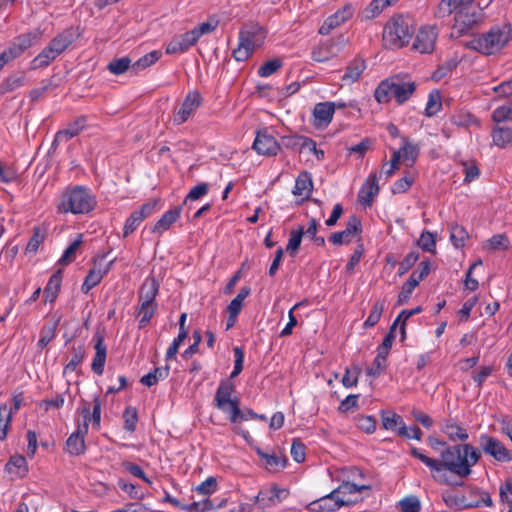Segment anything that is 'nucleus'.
<instances>
[{
  "label": "nucleus",
  "mask_w": 512,
  "mask_h": 512,
  "mask_svg": "<svg viewBox=\"0 0 512 512\" xmlns=\"http://www.w3.org/2000/svg\"><path fill=\"white\" fill-rule=\"evenodd\" d=\"M410 454L424 463L432 472L447 470L461 478L468 477L471 468L481 458L480 451L471 444L448 445L441 451V460L423 454L418 448L412 447Z\"/></svg>",
  "instance_id": "nucleus-1"
},
{
  "label": "nucleus",
  "mask_w": 512,
  "mask_h": 512,
  "mask_svg": "<svg viewBox=\"0 0 512 512\" xmlns=\"http://www.w3.org/2000/svg\"><path fill=\"white\" fill-rule=\"evenodd\" d=\"M96 203L88 188L75 185L61 193L56 207L58 213L87 214L95 208Z\"/></svg>",
  "instance_id": "nucleus-2"
},
{
  "label": "nucleus",
  "mask_w": 512,
  "mask_h": 512,
  "mask_svg": "<svg viewBox=\"0 0 512 512\" xmlns=\"http://www.w3.org/2000/svg\"><path fill=\"white\" fill-rule=\"evenodd\" d=\"M416 90V83L407 75H394L379 83L374 92V97L379 103H388L395 98L398 104H403Z\"/></svg>",
  "instance_id": "nucleus-3"
},
{
  "label": "nucleus",
  "mask_w": 512,
  "mask_h": 512,
  "mask_svg": "<svg viewBox=\"0 0 512 512\" xmlns=\"http://www.w3.org/2000/svg\"><path fill=\"white\" fill-rule=\"evenodd\" d=\"M512 38V26L503 23L470 41V47L483 55H493L505 47Z\"/></svg>",
  "instance_id": "nucleus-4"
},
{
  "label": "nucleus",
  "mask_w": 512,
  "mask_h": 512,
  "mask_svg": "<svg viewBox=\"0 0 512 512\" xmlns=\"http://www.w3.org/2000/svg\"><path fill=\"white\" fill-rule=\"evenodd\" d=\"M266 37L264 28L257 23L245 24L239 32L237 48L233 50V57L238 62L246 61L260 47Z\"/></svg>",
  "instance_id": "nucleus-5"
},
{
  "label": "nucleus",
  "mask_w": 512,
  "mask_h": 512,
  "mask_svg": "<svg viewBox=\"0 0 512 512\" xmlns=\"http://www.w3.org/2000/svg\"><path fill=\"white\" fill-rule=\"evenodd\" d=\"M414 34L411 19L402 15L391 18L383 29V41L389 48H401L409 44Z\"/></svg>",
  "instance_id": "nucleus-6"
},
{
  "label": "nucleus",
  "mask_w": 512,
  "mask_h": 512,
  "mask_svg": "<svg viewBox=\"0 0 512 512\" xmlns=\"http://www.w3.org/2000/svg\"><path fill=\"white\" fill-rule=\"evenodd\" d=\"M234 391L235 385L231 379L220 381L215 393L213 405L215 408L227 414L228 419L232 423H237L238 420L243 419L244 416L241 413L239 399L237 397H232Z\"/></svg>",
  "instance_id": "nucleus-7"
},
{
  "label": "nucleus",
  "mask_w": 512,
  "mask_h": 512,
  "mask_svg": "<svg viewBox=\"0 0 512 512\" xmlns=\"http://www.w3.org/2000/svg\"><path fill=\"white\" fill-rule=\"evenodd\" d=\"M478 443L480 453L483 452L498 462H509L512 460L511 452L496 437L481 434Z\"/></svg>",
  "instance_id": "nucleus-8"
},
{
  "label": "nucleus",
  "mask_w": 512,
  "mask_h": 512,
  "mask_svg": "<svg viewBox=\"0 0 512 512\" xmlns=\"http://www.w3.org/2000/svg\"><path fill=\"white\" fill-rule=\"evenodd\" d=\"M106 256V254H103L101 256L95 257L94 267L89 270L81 286V291L83 293L87 294L92 288L98 285L103 279V277L111 269L115 259H112L109 262L104 263Z\"/></svg>",
  "instance_id": "nucleus-9"
},
{
  "label": "nucleus",
  "mask_w": 512,
  "mask_h": 512,
  "mask_svg": "<svg viewBox=\"0 0 512 512\" xmlns=\"http://www.w3.org/2000/svg\"><path fill=\"white\" fill-rule=\"evenodd\" d=\"M41 37L39 31H30L14 38L11 44L5 49L7 55L13 61L20 57L26 50L36 44Z\"/></svg>",
  "instance_id": "nucleus-10"
},
{
  "label": "nucleus",
  "mask_w": 512,
  "mask_h": 512,
  "mask_svg": "<svg viewBox=\"0 0 512 512\" xmlns=\"http://www.w3.org/2000/svg\"><path fill=\"white\" fill-rule=\"evenodd\" d=\"M356 502H357V499L340 498V496L336 494L335 490H333L329 494L310 503L309 509L313 512L335 511V510H338L342 506H351L352 504H354Z\"/></svg>",
  "instance_id": "nucleus-11"
},
{
  "label": "nucleus",
  "mask_w": 512,
  "mask_h": 512,
  "mask_svg": "<svg viewBox=\"0 0 512 512\" xmlns=\"http://www.w3.org/2000/svg\"><path fill=\"white\" fill-rule=\"evenodd\" d=\"M81 414L84 418L83 427H78L66 441L67 451L74 456L83 454L86 449L84 435L88 432L87 415L89 414V408H82Z\"/></svg>",
  "instance_id": "nucleus-12"
},
{
  "label": "nucleus",
  "mask_w": 512,
  "mask_h": 512,
  "mask_svg": "<svg viewBox=\"0 0 512 512\" xmlns=\"http://www.w3.org/2000/svg\"><path fill=\"white\" fill-rule=\"evenodd\" d=\"M362 233V223L358 216L351 215L347 221L346 228L330 235L329 241L333 245L349 244L355 235Z\"/></svg>",
  "instance_id": "nucleus-13"
},
{
  "label": "nucleus",
  "mask_w": 512,
  "mask_h": 512,
  "mask_svg": "<svg viewBox=\"0 0 512 512\" xmlns=\"http://www.w3.org/2000/svg\"><path fill=\"white\" fill-rule=\"evenodd\" d=\"M454 19L453 33L460 36L468 32L478 22L479 13L476 10L471 11L468 7H462L456 11Z\"/></svg>",
  "instance_id": "nucleus-14"
},
{
  "label": "nucleus",
  "mask_w": 512,
  "mask_h": 512,
  "mask_svg": "<svg viewBox=\"0 0 512 512\" xmlns=\"http://www.w3.org/2000/svg\"><path fill=\"white\" fill-rule=\"evenodd\" d=\"M253 149L260 155L275 156L280 150V145L267 129H264L257 132Z\"/></svg>",
  "instance_id": "nucleus-15"
},
{
  "label": "nucleus",
  "mask_w": 512,
  "mask_h": 512,
  "mask_svg": "<svg viewBox=\"0 0 512 512\" xmlns=\"http://www.w3.org/2000/svg\"><path fill=\"white\" fill-rule=\"evenodd\" d=\"M201 104V96L197 92L189 93L181 106L175 110L173 122L175 125H181L196 111Z\"/></svg>",
  "instance_id": "nucleus-16"
},
{
  "label": "nucleus",
  "mask_w": 512,
  "mask_h": 512,
  "mask_svg": "<svg viewBox=\"0 0 512 512\" xmlns=\"http://www.w3.org/2000/svg\"><path fill=\"white\" fill-rule=\"evenodd\" d=\"M437 35L438 33L436 27H423L416 35L413 48L421 53L433 52Z\"/></svg>",
  "instance_id": "nucleus-17"
},
{
  "label": "nucleus",
  "mask_w": 512,
  "mask_h": 512,
  "mask_svg": "<svg viewBox=\"0 0 512 512\" xmlns=\"http://www.w3.org/2000/svg\"><path fill=\"white\" fill-rule=\"evenodd\" d=\"M382 427L386 430L397 431L399 436L410 438V433L403 418L392 411H381Z\"/></svg>",
  "instance_id": "nucleus-18"
},
{
  "label": "nucleus",
  "mask_w": 512,
  "mask_h": 512,
  "mask_svg": "<svg viewBox=\"0 0 512 512\" xmlns=\"http://www.w3.org/2000/svg\"><path fill=\"white\" fill-rule=\"evenodd\" d=\"M198 39L193 30L174 37L166 47L167 54H178L188 51Z\"/></svg>",
  "instance_id": "nucleus-19"
},
{
  "label": "nucleus",
  "mask_w": 512,
  "mask_h": 512,
  "mask_svg": "<svg viewBox=\"0 0 512 512\" xmlns=\"http://www.w3.org/2000/svg\"><path fill=\"white\" fill-rule=\"evenodd\" d=\"M287 494L288 493L285 489H281L277 485H273L269 489H261L254 497V500L255 502L260 503L263 507H270L276 502L282 501Z\"/></svg>",
  "instance_id": "nucleus-20"
},
{
  "label": "nucleus",
  "mask_w": 512,
  "mask_h": 512,
  "mask_svg": "<svg viewBox=\"0 0 512 512\" xmlns=\"http://www.w3.org/2000/svg\"><path fill=\"white\" fill-rule=\"evenodd\" d=\"M379 193L378 176L376 173L369 175L365 183L360 188L358 193L359 201L370 206L374 200V197Z\"/></svg>",
  "instance_id": "nucleus-21"
},
{
  "label": "nucleus",
  "mask_w": 512,
  "mask_h": 512,
  "mask_svg": "<svg viewBox=\"0 0 512 512\" xmlns=\"http://www.w3.org/2000/svg\"><path fill=\"white\" fill-rule=\"evenodd\" d=\"M77 38V35L73 28L63 30L57 34L50 42V50L57 53L59 56L62 54Z\"/></svg>",
  "instance_id": "nucleus-22"
},
{
  "label": "nucleus",
  "mask_w": 512,
  "mask_h": 512,
  "mask_svg": "<svg viewBox=\"0 0 512 512\" xmlns=\"http://www.w3.org/2000/svg\"><path fill=\"white\" fill-rule=\"evenodd\" d=\"M182 212V205L175 206L166 211L151 228V233L162 234L167 231L179 218Z\"/></svg>",
  "instance_id": "nucleus-23"
},
{
  "label": "nucleus",
  "mask_w": 512,
  "mask_h": 512,
  "mask_svg": "<svg viewBox=\"0 0 512 512\" xmlns=\"http://www.w3.org/2000/svg\"><path fill=\"white\" fill-rule=\"evenodd\" d=\"M87 124L86 116H79L69 122L67 128L59 130L56 133V141L68 142L70 139L78 136L84 130Z\"/></svg>",
  "instance_id": "nucleus-24"
},
{
  "label": "nucleus",
  "mask_w": 512,
  "mask_h": 512,
  "mask_svg": "<svg viewBox=\"0 0 512 512\" xmlns=\"http://www.w3.org/2000/svg\"><path fill=\"white\" fill-rule=\"evenodd\" d=\"M95 343V356L92 361L91 369L97 375H102L106 363L107 348L104 344L103 337L99 334L94 336Z\"/></svg>",
  "instance_id": "nucleus-25"
},
{
  "label": "nucleus",
  "mask_w": 512,
  "mask_h": 512,
  "mask_svg": "<svg viewBox=\"0 0 512 512\" xmlns=\"http://www.w3.org/2000/svg\"><path fill=\"white\" fill-rule=\"evenodd\" d=\"M159 291V283L154 277H148L142 283L138 298L140 303L153 304Z\"/></svg>",
  "instance_id": "nucleus-26"
},
{
  "label": "nucleus",
  "mask_w": 512,
  "mask_h": 512,
  "mask_svg": "<svg viewBox=\"0 0 512 512\" xmlns=\"http://www.w3.org/2000/svg\"><path fill=\"white\" fill-rule=\"evenodd\" d=\"M336 104L334 102H321L315 105L313 116L316 125L329 124L332 121Z\"/></svg>",
  "instance_id": "nucleus-27"
},
{
  "label": "nucleus",
  "mask_w": 512,
  "mask_h": 512,
  "mask_svg": "<svg viewBox=\"0 0 512 512\" xmlns=\"http://www.w3.org/2000/svg\"><path fill=\"white\" fill-rule=\"evenodd\" d=\"M62 278L63 272L60 269L51 275L46 287L44 288L45 302L52 303L56 300L61 289Z\"/></svg>",
  "instance_id": "nucleus-28"
},
{
  "label": "nucleus",
  "mask_w": 512,
  "mask_h": 512,
  "mask_svg": "<svg viewBox=\"0 0 512 512\" xmlns=\"http://www.w3.org/2000/svg\"><path fill=\"white\" fill-rule=\"evenodd\" d=\"M398 151H401V159H403L406 166L412 167L420 154V146L402 137V146Z\"/></svg>",
  "instance_id": "nucleus-29"
},
{
  "label": "nucleus",
  "mask_w": 512,
  "mask_h": 512,
  "mask_svg": "<svg viewBox=\"0 0 512 512\" xmlns=\"http://www.w3.org/2000/svg\"><path fill=\"white\" fill-rule=\"evenodd\" d=\"M312 189H313V181H312L311 173H309L308 171H305V170L300 172V174L296 178L295 186H294L292 193L295 196H301V195H303L304 192H306L307 193L306 198H308L312 192Z\"/></svg>",
  "instance_id": "nucleus-30"
},
{
  "label": "nucleus",
  "mask_w": 512,
  "mask_h": 512,
  "mask_svg": "<svg viewBox=\"0 0 512 512\" xmlns=\"http://www.w3.org/2000/svg\"><path fill=\"white\" fill-rule=\"evenodd\" d=\"M170 373V366L165 365L162 367H156L152 371H150L148 374L144 375L140 379V383L151 387L155 384H157L159 381L165 380Z\"/></svg>",
  "instance_id": "nucleus-31"
},
{
  "label": "nucleus",
  "mask_w": 512,
  "mask_h": 512,
  "mask_svg": "<svg viewBox=\"0 0 512 512\" xmlns=\"http://www.w3.org/2000/svg\"><path fill=\"white\" fill-rule=\"evenodd\" d=\"M365 68L366 64L363 59H354L348 64L346 72L342 76V80L346 83L356 82L360 78Z\"/></svg>",
  "instance_id": "nucleus-32"
},
{
  "label": "nucleus",
  "mask_w": 512,
  "mask_h": 512,
  "mask_svg": "<svg viewBox=\"0 0 512 512\" xmlns=\"http://www.w3.org/2000/svg\"><path fill=\"white\" fill-rule=\"evenodd\" d=\"M26 83V76L23 72L8 76L0 84V94H6L15 91L16 89L24 86Z\"/></svg>",
  "instance_id": "nucleus-33"
},
{
  "label": "nucleus",
  "mask_w": 512,
  "mask_h": 512,
  "mask_svg": "<svg viewBox=\"0 0 512 512\" xmlns=\"http://www.w3.org/2000/svg\"><path fill=\"white\" fill-rule=\"evenodd\" d=\"M58 57L57 53L50 50L47 45L31 62L30 69L37 70L39 68L47 67L52 61Z\"/></svg>",
  "instance_id": "nucleus-34"
},
{
  "label": "nucleus",
  "mask_w": 512,
  "mask_h": 512,
  "mask_svg": "<svg viewBox=\"0 0 512 512\" xmlns=\"http://www.w3.org/2000/svg\"><path fill=\"white\" fill-rule=\"evenodd\" d=\"M162 56V52L160 50H153L150 53L139 58L134 64L131 66V70L134 73H138L146 68L152 66L156 63Z\"/></svg>",
  "instance_id": "nucleus-35"
},
{
  "label": "nucleus",
  "mask_w": 512,
  "mask_h": 512,
  "mask_svg": "<svg viewBox=\"0 0 512 512\" xmlns=\"http://www.w3.org/2000/svg\"><path fill=\"white\" fill-rule=\"evenodd\" d=\"M442 431L448 436L451 441H466L469 438V435L466 429L460 427L455 422H447L443 425Z\"/></svg>",
  "instance_id": "nucleus-36"
},
{
  "label": "nucleus",
  "mask_w": 512,
  "mask_h": 512,
  "mask_svg": "<svg viewBox=\"0 0 512 512\" xmlns=\"http://www.w3.org/2000/svg\"><path fill=\"white\" fill-rule=\"evenodd\" d=\"M304 234L305 229L303 226H300L298 229H294L290 232V237L288 240L286 251L291 257H294L298 249L300 248Z\"/></svg>",
  "instance_id": "nucleus-37"
},
{
  "label": "nucleus",
  "mask_w": 512,
  "mask_h": 512,
  "mask_svg": "<svg viewBox=\"0 0 512 512\" xmlns=\"http://www.w3.org/2000/svg\"><path fill=\"white\" fill-rule=\"evenodd\" d=\"M416 274H411L408 280L403 284L402 290L398 295L397 305H403L408 302L413 290L419 285Z\"/></svg>",
  "instance_id": "nucleus-38"
},
{
  "label": "nucleus",
  "mask_w": 512,
  "mask_h": 512,
  "mask_svg": "<svg viewBox=\"0 0 512 512\" xmlns=\"http://www.w3.org/2000/svg\"><path fill=\"white\" fill-rule=\"evenodd\" d=\"M295 145L300 146L301 151H309L313 153L318 160L324 158V151L317 148L316 142L308 137H297L294 140Z\"/></svg>",
  "instance_id": "nucleus-39"
},
{
  "label": "nucleus",
  "mask_w": 512,
  "mask_h": 512,
  "mask_svg": "<svg viewBox=\"0 0 512 512\" xmlns=\"http://www.w3.org/2000/svg\"><path fill=\"white\" fill-rule=\"evenodd\" d=\"M441 95L438 90H433L429 93L428 101L425 108V115L427 117L435 116L441 109Z\"/></svg>",
  "instance_id": "nucleus-40"
},
{
  "label": "nucleus",
  "mask_w": 512,
  "mask_h": 512,
  "mask_svg": "<svg viewBox=\"0 0 512 512\" xmlns=\"http://www.w3.org/2000/svg\"><path fill=\"white\" fill-rule=\"evenodd\" d=\"M85 357V349L83 346L72 347V357L64 367V374L74 372L79 364L82 363Z\"/></svg>",
  "instance_id": "nucleus-41"
},
{
  "label": "nucleus",
  "mask_w": 512,
  "mask_h": 512,
  "mask_svg": "<svg viewBox=\"0 0 512 512\" xmlns=\"http://www.w3.org/2000/svg\"><path fill=\"white\" fill-rule=\"evenodd\" d=\"M384 308H385L384 301H380V300L376 301L372 306V309L370 311L368 318L364 322V328L374 327L379 322V320L382 316V313L384 311Z\"/></svg>",
  "instance_id": "nucleus-42"
},
{
  "label": "nucleus",
  "mask_w": 512,
  "mask_h": 512,
  "mask_svg": "<svg viewBox=\"0 0 512 512\" xmlns=\"http://www.w3.org/2000/svg\"><path fill=\"white\" fill-rule=\"evenodd\" d=\"M370 486L368 485H357L351 482H343L338 488L334 489L336 494L340 496V498H346L347 495L360 493L364 490H369Z\"/></svg>",
  "instance_id": "nucleus-43"
},
{
  "label": "nucleus",
  "mask_w": 512,
  "mask_h": 512,
  "mask_svg": "<svg viewBox=\"0 0 512 512\" xmlns=\"http://www.w3.org/2000/svg\"><path fill=\"white\" fill-rule=\"evenodd\" d=\"M468 238L467 231L458 224H452L450 227V240L456 248H461L465 245V240Z\"/></svg>",
  "instance_id": "nucleus-44"
},
{
  "label": "nucleus",
  "mask_w": 512,
  "mask_h": 512,
  "mask_svg": "<svg viewBox=\"0 0 512 512\" xmlns=\"http://www.w3.org/2000/svg\"><path fill=\"white\" fill-rule=\"evenodd\" d=\"M131 60L129 57L116 58L109 62L107 69L114 75H121L131 68Z\"/></svg>",
  "instance_id": "nucleus-45"
},
{
  "label": "nucleus",
  "mask_w": 512,
  "mask_h": 512,
  "mask_svg": "<svg viewBox=\"0 0 512 512\" xmlns=\"http://www.w3.org/2000/svg\"><path fill=\"white\" fill-rule=\"evenodd\" d=\"M46 236V229L41 227H34L33 228V235L30 238L26 251L30 253H36L40 244L44 241Z\"/></svg>",
  "instance_id": "nucleus-46"
},
{
  "label": "nucleus",
  "mask_w": 512,
  "mask_h": 512,
  "mask_svg": "<svg viewBox=\"0 0 512 512\" xmlns=\"http://www.w3.org/2000/svg\"><path fill=\"white\" fill-rule=\"evenodd\" d=\"M257 455L265 461L267 467H281L284 468L287 463L286 457H279L276 454L265 453L260 448H256Z\"/></svg>",
  "instance_id": "nucleus-47"
},
{
  "label": "nucleus",
  "mask_w": 512,
  "mask_h": 512,
  "mask_svg": "<svg viewBox=\"0 0 512 512\" xmlns=\"http://www.w3.org/2000/svg\"><path fill=\"white\" fill-rule=\"evenodd\" d=\"M5 467L9 473H12L13 469L17 468L18 471L16 473L19 476H24L27 472L26 458L22 455H14L10 458Z\"/></svg>",
  "instance_id": "nucleus-48"
},
{
  "label": "nucleus",
  "mask_w": 512,
  "mask_h": 512,
  "mask_svg": "<svg viewBox=\"0 0 512 512\" xmlns=\"http://www.w3.org/2000/svg\"><path fill=\"white\" fill-rule=\"evenodd\" d=\"M157 308V304H145L140 303V306L138 308V315H141V319L139 320V328H144L148 325V323L151 321L155 310Z\"/></svg>",
  "instance_id": "nucleus-49"
},
{
  "label": "nucleus",
  "mask_w": 512,
  "mask_h": 512,
  "mask_svg": "<svg viewBox=\"0 0 512 512\" xmlns=\"http://www.w3.org/2000/svg\"><path fill=\"white\" fill-rule=\"evenodd\" d=\"M460 5L456 0H442L437 6L434 16L436 18H445L450 16Z\"/></svg>",
  "instance_id": "nucleus-50"
},
{
  "label": "nucleus",
  "mask_w": 512,
  "mask_h": 512,
  "mask_svg": "<svg viewBox=\"0 0 512 512\" xmlns=\"http://www.w3.org/2000/svg\"><path fill=\"white\" fill-rule=\"evenodd\" d=\"M215 508L213 502L206 498L202 501H194L190 504H182L181 509L187 512H207Z\"/></svg>",
  "instance_id": "nucleus-51"
},
{
  "label": "nucleus",
  "mask_w": 512,
  "mask_h": 512,
  "mask_svg": "<svg viewBox=\"0 0 512 512\" xmlns=\"http://www.w3.org/2000/svg\"><path fill=\"white\" fill-rule=\"evenodd\" d=\"M418 246L425 252L435 253L436 250V234L427 230L423 231L417 242Z\"/></svg>",
  "instance_id": "nucleus-52"
},
{
  "label": "nucleus",
  "mask_w": 512,
  "mask_h": 512,
  "mask_svg": "<svg viewBox=\"0 0 512 512\" xmlns=\"http://www.w3.org/2000/svg\"><path fill=\"white\" fill-rule=\"evenodd\" d=\"M124 418V429L128 432H134L136 430V424L138 422V412L135 407L128 406L123 412Z\"/></svg>",
  "instance_id": "nucleus-53"
},
{
  "label": "nucleus",
  "mask_w": 512,
  "mask_h": 512,
  "mask_svg": "<svg viewBox=\"0 0 512 512\" xmlns=\"http://www.w3.org/2000/svg\"><path fill=\"white\" fill-rule=\"evenodd\" d=\"M492 119L496 123L512 121V100L507 104L497 107L492 113Z\"/></svg>",
  "instance_id": "nucleus-54"
},
{
  "label": "nucleus",
  "mask_w": 512,
  "mask_h": 512,
  "mask_svg": "<svg viewBox=\"0 0 512 512\" xmlns=\"http://www.w3.org/2000/svg\"><path fill=\"white\" fill-rule=\"evenodd\" d=\"M82 243V235H79L64 251L59 259V264L67 265L75 259L76 252Z\"/></svg>",
  "instance_id": "nucleus-55"
},
{
  "label": "nucleus",
  "mask_w": 512,
  "mask_h": 512,
  "mask_svg": "<svg viewBox=\"0 0 512 512\" xmlns=\"http://www.w3.org/2000/svg\"><path fill=\"white\" fill-rule=\"evenodd\" d=\"M57 325L58 323L56 322L53 325L42 327L41 336L37 343L39 349L45 348L55 338Z\"/></svg>",
  "instance_id": "nucleus-56"
},
{
  "label": "nucleus",
  "mask_w": 512,
  "mask_h": 512,
  "mask_svg": "<svg viewBox=\"0 0 512 512\" xmlns=\"http://www.w3.org/2000/svg\"><path fill=\"white\" fill-rule=\"evenodd\" d=\"M11 420H12L11 411L7 410V404L1 405L0 406V440L6 439Z\"/></svg>",
  "instance_id": "nucleus-57"
},
{
  "label": "nucleus",
  "mask_w": 512,
  "mask_h": 512,
  "mask_svg": "<svg viewBox=\"0 0 512 512\" xmlns=\"http://www.w3.org/2000/svg\"><path fill=\"white\" fill-rule=\"evenodd\" d=\"M361 373L359 366H353L352 368H346L345 373L342 377V384L346 388H351L357 385L358 378Z\"/></svg>",
  "instance_id": "nucleus-58"
},
{
  "label": "nucleus",
  "mask_w": 512,
  "mask_h": 512,
  "mask_svg": "<svg viewBox=\"0 0 512 512\" xmlns=\"http://www.w3.org/2000/svg\"><path fill=\"white\" fill-rule=\"evenodd\" d=\"M399 507L402 512H420L421 503L417 496L410 495L399 501Z\"/></svg>",
  "instance_id": "nucleus-59"
},
{
  "label": "nucleus",
  "mask_w": 512,
  "mask_h": 512,
  "mask_svg": "<svg viewBox=\"0 0 512 512\" xmlns=\"http://www.w3.org/2000/svg\"><path fill=\"white\" fill-rule=\"evenodd\" d=\"M386 361L387 355L377 352V356L375 357L372 366L367 369V375L374 378L380 376L386 367Z\"/></svg>",
  "instance_id": "nucleus-60"
},
{
  "label": "nucleus",
  "mask_w": 512,
  "mask_h": 512,
  "mask_svg": "<svg viewBox=\"0 0 512 512\" xmlns=\"http://www.w3.org/2000/svg\"><path fill=\"white\" fill-rule=\"evenodd\" d=\"M282 65L283 63L281 59L275 58L269 60L260 66L258 69V75L261 77H269L277 72L282 67Z\"/></svg>",
  "instance_id": "nucleus-61"
},
{
  "label": "nucleus",
  "mask_w": 512,
  "mask_h": 512,
  "mask_svg": "<svg viewBox=\"0 0 512 512\" xmlns=\"http://www.w3.org/2000/svg\"><path fill=\"white\" fill-rule=\"evenodd\" d=\"M419 252L411 251L409 252L404 259L399 264L398 275L402 276L407 273L418 261Z\"/></svg>",
  "instance_id": "nucleus-62"
},
{
  "label": "nucleus",
  "mask_w": 512,
  "mask_h": 512,
  "mask_svg": "<svg viewBox=\"0 0 512 512\" xmlns=\"http://www.w3.org/2000/svg\"><path fill=\"white\" fill-rule=\"evenodd\" d=\"M208 191H209L208 183L203 182V183L197 184L189 191V193L185 197L183 204L186 205L188 203V201H194V200L200 199L201 197L205 196L208 193Z\"/></svg>",
  "instance_id": "nucleus-63"
},
{
  "label": "nucleus",
  "mask_w": 512,
  "mask_h": 512,
  "mask_svg": "<svg viewBox=\"0 0 512 512\" xmlns=\"http://www.w3.org/2000/svg\"><path fill=\"white\" fill-rule=\"evenodd\" d=\"M499 496L503 503H506L512 509V479H507L500 486Z\"/></svg>",
  "instance_id": "nucleus-64"
}]
</instances>
